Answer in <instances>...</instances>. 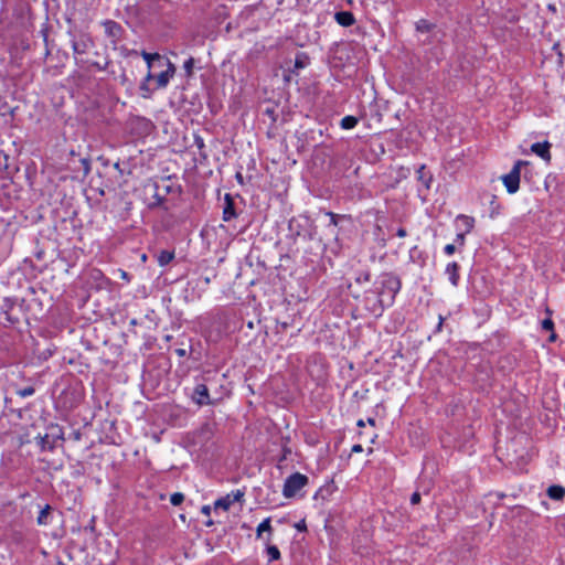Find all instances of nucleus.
<instances>
[{
    "label": "nucleus",
    "instance_id": "4c0bfd02",
    "mask_svg": "<svg viewBox=\"0 0 565 565\" xmlns=\"http://www.w3.org/2000/svg\"><path fill=\"white\" fill-rule=\"evenodd\" d=\"M396 235L398 237H405L407 235V232L404 227H399L397 231H396Z\"/></svg>",
    "mask_w": 565,
    "mask_h": 565
},
{
    "label": "nucleus",
    "instance_id": "39448f33",
    "mask_svg": "<svg viewBox=\"0 0 565 565\" xmlns=\"http://www.w3.org/2000/svg\"><path fill=\"white\" fill-rule=\"evenodd\" d=\"M191 399L199 406L212 405L213 401L210 397L209 388L203 383H198L191 394Z\"/></svg>",
    "mask_w": 565,
    "mask_h": 565
},
{
    "label": "nucleus",
    "instance_id": "09e8293b",
    "mask_svg": "<svg viewBox=\"0 0 565 565\" xmlns=\"http://www.w3.org/2000/svg\"><path fill=\"white\" fill-rule=\"evenodd\" d=\"M147 82H148V81H146V79H145V83H142V85L140 86V88H141L142 90H148V87H147V84H146Z\"/></svg>",
    "mask_w": 565,
    "mask_h": 565
},
{
    "label": "nucleus",
    "instance_id": "7c9ffc66",
    "mask_svg": "<svg viewBox=\"0 0 565 565\" xmlns=\"http://www.w3.org/2000/svg\"><path fill=\"white\" fill-rule=\"evenodd\" d=\"M466 235H467L466 233L458 231L457 235H456L455 242L458 243L460 246H463L465 245Z\"/></svg>",
    "mask_w": 565,
    "mask_h": 565
},
{
    "label": "nucleus",
    "instance_id": "79ce46f5",
    "mask_svg": "<svg viewBox=\"0 0 565 565\" xmlns=\"http://www.w3.org/2000/svg\"><path fill=\"white\" fill-rule=\"evenodd\" d=\"M120 276H121V278L129 280V274L127 271L120 270Z\"/></svg>",
    "mask_w": 565,
    "mask_h": 565
},
{
    "label": "nucleus",
    "instance_id": "0eeeda50",
    "mask_svg": "<svg viewBox=\"0 0 565 565\" xmlns=\"http://www.w3.org/2000/svg\"><path fill=\"white\" fill-rule=\"evenodd\" d=\"M94 46V42L88 34H81L77 39L72 41V49L74 54H85Z\"/></svg>",
    "mask_w": 565,
    "mask_h": 565
},
{
    "label": "nucleus",
    "instance_id": "dca6fc26",
    "mask_svg": "<svg viewBox=\"0 0 565 565\" xmlns=\"http://www.w3.org/2000/svg\"><path fill=\"white\" fill-rule=\"evenodd\" d=\"M264 540L266 543V553L268 556V561L274 562L280 559L281 555L278 547L276 545H270L271 537L265 536Z\"/></svg>",
    "mask_w": 565,
    "mask_h": 565
},
{
    "label": "nucleus",
    "instance_id": "8fccbe9b",
    "mask_svg": "<svg viewBox=\"0 0 565 565\" xmlns=\"http://www.w3.org/2000/svg\"><path fill=\"white\" fill-rule=\"evenodd\" d=\"M236 178H237V180L242 183V181H243V177H242V174H241V173H237V174H236Z\"/></svg>",
    "mask_w": 565,
    "mask_h": 565
},
{
    "label": "nucleus",
    "instance_id": "9b49d317",
    "mask_svg": "<svg viewBox=\"0 0 565 565\" xmlns=\"http://www.w3.org/2000/svg\"><path fill=\"white\" fill-rule=\"evenodd\" d=\"M460 265L457 262H451L447 264L445 268V274L448 277V280L454 287H458L460 280Z\"/></svg>",
    "mask_w": 565,
    "mask_h": 565
},
{
    "label": "nucleus",
    "instance_id": "de8ad7c7",
    "mask_svg": "<svg viewBox=\"0 0 565 565\" xmlns=\"http://www.w3.org/2000/svg\"><path fill=\"white\" fill-rule=\"evenodd\" d=\"M356 425H358L359 427H364L365 423H364V420H363V419H359V420H358V423H356Z\"/></svg>",
    "mask_w": 565,
    "mask_h": 565
},
{
    "label": "nucleus",
    "instance_id": "2f4dec72",
    "mask_svg": "<svg viewBox=\"0 0 565 565\" xmlns=\"http://www.w3.org/2000/svg\"><path fill=\"white\" fill-rule=\"evenodd\" d=\"M456 252V246L455 244H447L445 247H444V253L448 256L452 255L454 253Z\"/></svg>",
    "mask_w": 565,
    "mask_h": 565
},
{
    "label": "nucleus",
    "instance_id": "f704fd0d",
    "mask_svg": "<svg viewBox=\"0 0 565 565\" xmlns=\"http://www.w3.org/2000/svg\"><path fill=\"white\" fill-rule=\"evenodd\" d=\"M289 322H278L277 324V332H284L289 328Z\"/></svg>",
    "mask_w": 565,
    "mask_h": 565
},
{
    "label": "nucleus",
    "instance_id": "72a5a7b5",
    "mask_svg": "<svg viewBox=\"0 0 565 565\" xmlns=\"http://www.w3.org/2000/svg\"><path fill=\"white\" fill-rule=\"evenodd\" d=\"M420 502V493L419 492H414L411 497V503L413 505L415 504H418Z\"/></svg>",
    "mask_w": 565,
    "mask_h": 565
},
{
    "label": "nucleus",
    "instance_id": "cd10ccee",
    "mask_svg": "<svg viewBox=\"0 0 565 565\" xmlns=\"http://www.w3.org/2000/svg\"><path fill=\"white\" fill-rule=\"evenodd\" d=\"M370 280H371V273L369 270L361 271L355 278V281L359 284L369 282Z\"/></svg>",
    "mask_w": 565,
    "mask_h": 565
},
{
    "label": "nucleus",
    "instance_id": "ddd939ff",
    "mask_svg": "<svg viewBox=\"0 0 565 565\" xmlns=\"http://www.w3.org/2000/svg\"><path fill=\"white\" fill-rule=\"evenodd\" d=\"M334 20L341 26L349 28L355 23V17L351 11H339L334 14Z\"/></svg>",
    "mask_w": 565,
    "mask_h": 565
},
{
    "label": "nucleus",
    "instance_id": "393cba45",
    "mask_svg": "<svg viewBox=\"0 0 565 565\" xmlns=\"http://www.w3.org/2000/svg\"><path fill=\"white\" fill-rule=\"evenodd\" d=\"M140 55L142 56V58L145 60V62L147 63L148 65V68L149 71H151L152 68H154V60L158 55V53H148L146 51H142L140 53Z\"/></svg>",
    "mask_w": 565,
    "mask_h": 565
},
{
    "label": "nucleus",
    "instance_id": "9d476101",
    "mask_svg": "<svg viewBox=\"0 0 565 565\" xmlns=\"http://www.w3.org/2000/svg\"><path fill=\"white\" fill-rule=\"evenodd\" d=\"M103 25L105 28L106 35L111 38L114 40V42L118 41L121 38L124 30L118 22L113 21V20H106L103 23Z\"/></svg>",
    "mask_w": 565,
    "mask_h": 565
},
{
    "label": "nucleus",
    "instance_id": "f03ea898",
    "mask_svg": "<svg viewBox=\"0 0 565 565\" xmlns=\"http://www.w3.org/2000/svg\"><path fill=\"white\" fill-rule=\"evenodd\" d=\"M308 483L307 476L295 472L285 480L282 494L285 498L295 497Z\"/></svg>",
    "mask_w": 565,
    "mask_h": 565
},
{
    "label": "nucleus",
    "instance_id": "423d86ee",
    "mask_svg": "<svg viewBox=\"0 0 565 565\" xmlns=\"http://www.w3.org/2000/svg\"><path fill=\"white\" fill-rule=\"evenodd\" d=\"M244 495H245L244 490L238 489L236 491H232L231 493L226 494L225 497L217 499L214 502V508L223 509L224 511H227L233 503L242 501Z\"/></svg>",
    "mask_w": 565,
    "mask_h": 565
},
{
    "label": "nucleus",
    "instance_id": "e433bc0d",
    "mask_svg": "<svg viewBox=\"0 0 565 565\" xmlns=\"http://www.w3.org/2000/svg\"><path fill=\"white\" fill-rule=\"evenodd\" d=\"M140 124H141V126L143 127L145 130H148L151 127L150 120H147V119H141Z\"/></svg>",
    "mask_w": 565,
    "mask_h": 565
},
{
    "label": "nucleus",
    "instance_id": "a211bd4d",
    "mask_svg": "<svg viewBox=\"0 0 565 565\" xmlns=\"http://www.w3.org/2000/svg\"><path fill=\"white\" fill-rule=\"evenodd\" d=\"M324 215L329 217V224L327 225L328 228L331 230V233L333 235H337V233H334V231H333V227H337L339 225L340 221L345 220L347 215L337 214V213H333L330 211H326Z\"/></svg>",
    "mask_w": 565,
    "mask_h": 565
},
{
    "label": "nucleus",
    "instance_id": "4be33fe9",
    "mask_svg": "<svg viewBox=\"0 0 565 565\" xmlns=\"http://www.w3.org/2000/svg\"><path fill=\"white\" fill-rule=\"evenodd\" d=\"M435 25L426 19H420L416 22V31L420 33H429Z\"/></svg>",
    "mask_w": 565,
    "mask_h": 565
},
{
    "label": "nucleus",
    "instance_id": "6e6552de",
    "mask_svg": "<svg viewBox=\"0 0 565 565\" xmlns=\"http://www.w3.org/2000/svg\"><path fill=\"white\" fill-rule=\"evenodd\" d=\"M475 222L476 221L472 216L459 214L455 220V225L457 231L469 234L475 227Z\"/></svg>",
    "mask_w": 565,
    "mask_h": 565
},
{
    "label": "nucleus",
    "instance_id": "c756f323",
    "mask_svg": "<svg viewBox=\"0 0 565 565\" xmlns=\"http://www.w3.org/2000/svg\"><path fill=\"white\" fill-rule=\"evenodd\" d=\"M542 329L545 331H553L554 330V322L551 318H546L542 321Z\"/></svg>",
    "mask_w": 565,
    "mask_h": 565
},
{
    "label": "nucleus",
    "instance_id": "f8f14e48",
    "mask_svg": "<svg viewBox=\"0 0 565 565\" xmlns=\"http://www.w3.org/2000/svg\"><path fill=\"white\" fill-rule=\"evenodd\" d=\"M551 143L547 141L544 142H535L531 146V150L539 156L540 158L550 161L551 152H550Z\"/></svg>",
    "mask_w": 565,
    "mask_h": 565
},
{
    "label": "nucleus",
    "instance_id": "412c9836",
    "mask_svg": "<svg viewBox=\"0 0 565 565\" xmlns=\"http://www.w3.org/2000/svg\"><path fill=\"white\" fill-rule=\"evenodd\" d=\"M173 258H174V253L170 252V250H166V249L161 250L157 256V260L160 266H167L168 264H170L172 262Z\"/></svg>",
    "mask_w": 565,
    "mask_h": 565
},
{
    "label": "nucleus",
    "instance_id": "7ed1b4c3",
    "mask_svg": "<svg viewBox=\"0 0 565 565\" xmlns=\"http://www.w3.org/2000/svg\"><path fill=\"white\" fill-rule=\"evenodd\" d=\"M527 162L523 160H518L512 170L502 177V181L504 186L507 188V191L510 194L515 193L520 188V173H521V167L526 166Z\"/></svg>",
    "mask_w": 565,
    "mask_h": 565
},
{
    "label": "nucleus",
    "instance_id": "ea45409f",
    "mask_svg": "<svg viewBox=\"0 0 565 565\" xmlns=\"http://www.w3.org/2000/svg\"><path fill=\"white\" fill-rule=\"evenodd\" d=\"M351 450H352V452H362V451H363V447H362V445L356 444V445H354V446L352 447V449H351Z\"/></svg>",
    "mask_w": 565,
    "mask_h": 565
},
{
    "label": "nucleus",
    "instance_id": "c9c22d12",
    "mask_svg": "<svg viewBox=\"0 0 565 565\" xmlns=\"http://www.w3.org/2000/svg\"><path fill=\"white\" fill-rule=\"evenodd\" d=\"M194 142H195V146L199 148V149H203L204 148V140L202 137L200 136H195L194 138Z\"/></svg>",
    "mask_w": 565,
    "mask_h": 565
},
{
    "label": "nucleus",
    "instance_id": "bb28decb",
    "mask_svg": "<svg viewBox=\"0 0 565 565\" xmlns=\"http://www.w3.org/2000/svg\"><path fill=\"white\" fill-rule=\"evenodd\" d=\"M184 501V494L181 492H174L170 497V502L172 505H180Z\"/></svg>",
    "mask_w": 565,
    "mask_h": 565
},
{
    "label": "nucleus",
    "instance_id": "a18cd8bd",
    "mask_svg": "<svg viewBox=\"0 0 565 565\" xmlns=\"http://www.w3.org/2000/svg\"><path fill=\"white\" fill-rule=\"evenodd\" d=\"M177 353H178L180 356H184V355H185V350H183V349H179V350H177Z\"/></svg>",
    "mask_w": 565,
    "mask_h": 565
},
{
    "label": "nucleus",
    "instance_id": "f257e3e1",
    "mask_svg": "<svg viewBox=\"0 0 565 565\" xmlns=\"http://www.w3.org/2000/svg\"><path fill=\"white\" fill-rule=\"evenodd\" d=\"M375 285L379 296V309L382 311L384 306H392L394 303L395 297L402 288V280L399 276L388 271L382 273L377 277Z\"/></svg>",
    "mask_w": 565,
    "mask_h": 565
},
{
    "label": "nucleus",
    "instance_id": "58836bf2",
    "mask_svg": "<svg viewBox=\"0 0 565 565\" xmlns=\"http://www.w3.org/2000/svg\"><path fill=\"white\" fill-rule=\"evenodd\" d=\"M443 322H444V318L441 316H439V321H438V324L436 326L435 333H438L441 331Z\"/></svg>",
    "mask_w": 565,
    "mask_h": 565
},
{
    "label": "nucleus",
    "instance_id": "2eb2a0df",
    "mask_svg": "<svg viewBox=\"0 0 565 565\" xmlns=\"http://www.w3.org/2000/svg\"><path fill=\"white\" fill-rule=\"evenodd\" d=\"M416 172L417 180L422 182L426 189H429L430 183L433 181V174L430 173V171L426 169V166L422 164Z\"/></svg>",
    "mask_w": 565,
    "mask_h": 565
},
{
    "label": "nucleus",
    "instance_id": "49530a36",
    "mask_svg": "<svg viewBox=\"0 0 565 565\" xmlns=\"http://www.w3.org/2000/svg\"><path fill=\"white\" fill-rule=\"evenodd\" d=\"M367 423L372 426H375V419L372 417L367 418Z\"/></svg>",
    "mask_w": 565,
    "mask_h": 565
},
{
    "label": "nucleus",
    "instance_id": "f3484780",
    "mask_svg": "<svg viewBox=\"0 0 565 565\" xmlns=\"http://www.w3.org/2000/svg\"><path fill=\"white\" fill-rule=\"evenodd\" d=\"M546 493L550 499L555 501H562L565 497V488L563 486L553 484L547 488Z\"/></svg>",
    "mask_w": 565,
    "mask_h": 565
},
{
    "label": "nucleus",
    "instance_id": "c85d7f7f",
    "mask_svg": "<svg viewBox=\"0 0 565 565\" xmlns=\"http://www.w3.org/2000/svg\"><path fill=\"white\" fill-rule=\"evenodd\" d=\"M193 67H194V58L193 57H189L184 64H183V68L186 73L188 76H191L192 75V72H193Z\"/></svg>",
    "mask_w": 565,
    "mask_h": 565
},
{
    "label": "nucleus",
    "instance_id": "c03bdc74",
    "mask_svg": "<svg viewBox=\"0 0 565 565\" xmlns=\"http://www.w3.org/2000/svg\"><path fill=\"white\" fill-rule=\"evenodd\" d=\"M555 340H556V334H555V332H554V331H552V333H551V335H550V338H548V341H550V342H554Z\"/></svg>",
    "mask_w": 565,
    "mask_h": 565
},
{
    "label": "nucleus",
    "instance_id": "1a4fd4ad",
    "mask_svg": "<svg viewBox=\"0 0 565 565\" xmlns=\"http://www.w3.org/2000/svg\"><path fill=\"white\" fill-rule=\"evenodd\" d=\"M237 216L235 211V202L233 196L230 193L224 195V207H223V221L230 222Z\"/></svg>",
    "mask_w": 565,
    "mask_h": 565
},
{
    "label": "nucleus",
    "instance_id": "603ef678",
    "mask_svg": "<svg viewBox=\"0 0 565 565\" xmlns=\"http://www.w3.org/2000/svg\"><path fill=\"white\" fill-rule=\"evenodd\" d=\"M170 192V186H166V193Z\"/></svg>",
    "mask_w": 565,
    "mask_h": 565
},
{
    "label": "nucleus",
    "instance_id": "5701e85b",
    "mask_svg": "<svg viewBox=\"0 0 565 565\" xmlns=\"http://www.w3.org/2000/svg\"><path fill=\"white\" fill-rule=\"evenodd\" d=\"M169 65H174L168 57L162 56L158 53L154 60V68H168Z\"/></svg>",
    "mask_w": 565,
    "mask_h": 565
},
{
    "label": "nucleus",
    "instance_id": "4468645a",
    "mask_svg": "<svg viewBox=\"0 0 565 565\" xmlns=\"http://www.w3.org/2000/svg\"><path fill=\"white\" fill-rule=\"evenodd\" d=\"M55 438H61V435H49L45 434L44 436L39 435L36 437L38 445L41 447L42 450H53L55 447Z\"/></svg>",
    "mask_w": 565,
    "mask_h": 565
},
{
    "label": "nucleus",
    "instance_id": "b1692460",
    "mask_svg": "<svg viewBox=\"0 0 565 565\" xmlns=\"http://www.w3.org/2000/svg\"><path fill=\"white\" fill-rule=\"evenodd\" d=\"M51 507L46 504L39 513L38 515V524L40 525H46L49 523L47 518L50 515Z\"/></svg>",
    "mask_w": 565,
    "mask_h": 565
},
{
    "label": "nucleus",
    "instance_id": "a878e982",
    "mask_svg": "<svg viewBox=\"0 0 565 565\" xmlns=\"http://www.w3.org/2000/svg\"><path fill=\"white\" fill-rule=\"evenodd\" d=\"M34 393H35V388L32 385L15 390V394L23 398L32 396Z\"/></svg>",
    "mask_w": 565,
    "mask_h": 565
},
{
    "label": "nucleus",
    "instance_id": "aec40b11",
    "mask_svg": "<svg viewBox=\"0 0 565 565\" xmlns=\"http://www.w3.org/2000/svg\"><path fill=\"white\" fill-rule=\"evenodd\" d=\"M359 124L355 116L348 115L340 120V127L344 130L353 129Z\"/></svg>",
    "mask_w": 565,
    "mask_h": 565
},
{
    "label": "nucleus",
    "instance_id": "20e7f679",
    "mask_svg": "<svg viewBox=\"0 0 565 565\" xmlns=\"http://www.w3.org/2000/svg\"><path fill=\"white\" fill-rule=\"evenodd\" d=\"M175 71V65H169L168 68L161 71L158 75H153L151 71H148L146 81L156 79L157 88H166L170 79L174 76Z\"/></svg>",
    "mask_w": 565,
    "mask_h": 565
},
{
    "label": "nucleus",
    "instance_id": "a19ab883",
    "mask_svg": "<svg viewBox=\"0 0 565 565\" xmlns=\"http://www.w3.org/2000/svg\"><path fill=\"white\" fill-rule=\"evenodd\" d=\"M295 66L298 68L305 67V64L302 63V61L300 60L299 56H297V58H296Z\"/></svg>",
    "mask_w": 565,
    "mask_h": 565
},
{
    "label": "nucleus",
    "instance_id": "6ab92c4d",
    "mask_svg": "<svg viewBox=\"0 0 565 565\" xmlns=\"http://www.w3.org/2000/svg\"><path fill=\"white\" fill-rule=\"evenodd\" d=\"M264 532H267L268 533L267 536L271 537L273 527L270 524V518H266L263 522L259 523V525L257 526V530H256V537L264 539L263 537Z\"/></svg>",
    "mask_w": 565,
    "mask_h": 565
},
{
    "label": "nucleus",
    "instance_id": "473e14b6",
    "mask_svg": "<svg viewBox=\"0 0 565 565\" xmlns=\"http://www.w3.org/2000/svg\"><path fill=\"white\" fill-rule=\"evenodd\" d=\"M295 527L299 531V532H305L307 531V524H306V521L305 520H300L299 522H297L295 524Z\"/></svg>",
    "mask_w": 565,
    "mask_h": 565
},
{
    "label": "nucleus",
    "instance_id": "37998d69",
    "mask_svg": "<svg viewBox=\"0 0 565 565\" xmlns=\"http://www.w3.org/2000/svg\"><path fill=\"white\" fill-rule=\"evenodd\" d=\"M154 196L157 199V204H161L164 201V198L160 196L159 194H156Z\"/></svg>",
    "mask_w": 565,
    "mask_h": 565
},
{
    "label": "nucleus",
    "instance_id": "3c124183",
    "mask_svg": "<svg viewBox=\"0 0 565 565\" xmlns=\"http://www.w3.org/2000/svg\"><path fill=\"white\" fill-rule=\"evenodd\" d=\"M203 512H204V513H209V512H210V508H209V507H204V508H203Z\"/></svg>",
    "mask_w": 565,
    "mask_h": 565
}]
</instances>
